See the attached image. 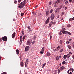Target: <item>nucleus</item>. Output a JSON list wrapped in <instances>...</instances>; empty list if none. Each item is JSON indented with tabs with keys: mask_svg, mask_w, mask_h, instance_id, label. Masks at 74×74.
<instances>
[{
	"mask_svg": "<svg viewBox=\"0 0 74 74\" xmlns=\"http://www.w3.org/2000/svg\"><path fill=\"white\" fill-rule=\"evenodd\" d=\"M26 4V0H24L23 1V2H21L19 4L18 6V8L21 9L23 8V7H24V5H25Z\"/></svg>",
	"mask_w": 74,
	"mask_h": 74,
	"instance_id": "f257e3e1",
	"label": "nucleus"
},
{
	"mask_svg": "<svg viewBox=\"0 0 74 74\" xmlns=\"http://www.w3.org/2000/svg\"><path fill=\"white\" fill-rule=\"evenodd\" d=\"M32 42V40H29L27 42V44L28 45H31V44Z\"/></svg>",
	"mask_w": 74,
	"mask_h": 74,
	"instance_id": "f03ea898",
	"label": "nucleus"
},
{
	"mask_svg": "<svg viewBox=\"0 0 74 74\" xmlns=\"http://www.w3.org/2000/svg\"><path fill=\"white\" fill-rule=\"evenodd\" d=\"M2 39L3 41H6L7 40V36H4L2 37Z\"/></svg>",
	"mask_w": 74,
	"mask_h": 74,
	"instance_id": "7ed1b4c3",
	"label": "nucleus"
},
{
	"mask_svg": "<svg viewBox=\"0 0 74 74\" xmlns=\"http://www.w3.org/2000/svg\"><path fill=\"white\" fill-rule=\"evenodd\" d=\"M30 48V47L29 46H26L25 48V51H27Z\"/></svg>",
	"mask_w": 74,
	"mask_h": 74,
	"instance_id": "20e7f679",
	"label": "nucleus"
},
{
	"mask_svg": "<svg viewBox=\"0 0 74 74\" xmlns=\"http://www.w3.org/2000/svg\"><path fill=\"white\" fill-rule=\"evenodd\" d=\"M54 17L55 15H54V14H52L51 15L50 18L52 20H53V19H54Z\"/></svg>",
	"mask_w": 74,
	"mask_h": 74,
	"instance_id": "39448f33",
	"label": "nucleus"
},
{
	"mask_svg": "<svg viewBox=\"0 0 74 74\" xmlns=\"http://www.w3.org/2000/svg\"><path fill=\"white\" fill-rule=\"evenodd\" d=\"M28 59H27L26 60V61L25 62V67H27V64H28Z\"/></svg>",
	"mask_w": 74,
	"mask_h": 74,
	"instance_id": "423d86ee",
	"label": "nucleus"
},
{
	"mask_svg": "<svg viewBox=\"0 0 74 74\" xmlns=\"http://www.w3.org/2000/svg\"><path fill=\"white\" fill-rule=\"evenodd\" d=\"M49 20L48 19L45 22V23L46 24H48V23H49Z\"/></svg>",
	"mask_w": 74,
	"mask_h": 74,
	"instance_id": "0eeeda50",
	"label": "nucleus"
},
{
	"mask_svg": "<svg viewBox=\"0 0 74 74\" xmlns=\"http://www.w3.org/2000/svg\"><path fill=\"white\" fill-rule=\"evenodd\" d=\"M15 33L14 32L13 33V34L12 35V38H14V37H15Z\"/></svg>",
	"mask_w": 74,
	"mask_h": 74,
	"instance_id": "6e6552de",
	"label": "nucleus"
},
{
	"mask_svg": "<svg viewBox=\"0 0 74 74\" xmlns=\"http://www.w3.org/2000/svg\"><path fill=\"white\" fill-rule=\"evenodd\" d=\"M16 53L17 55H19V51L18 49H17L16 50Z\"/></svg>",
	"mask_w": 74,
	"mask_h": 74,
	"instance_id": "1a4fd4ad",
	"label": "nucleus"
},
{
	"mask_svg": "<svg viewBox=\"0 0 74 74\" xmlns=\"http://www.w3.org/2000/svg\"><path fill=\"white\" fill-rule=\"evenodd\" d=\"M64 66H61L60 68V69L61 70V71H62L63 69H64Z\"/></svg>",
	"mask_w": 74,
	"mask_h": 74,
	"instance_id": "9d476101",
	"label": "nucleus"
},
{
	"mask_svg": "<svg viewBox=\"0 0 74 74\" xmlns=\"http://www.w3.org/2000/svg\"><path fill=\"white\" fill-rule=\"evenodd\" d=\"M51 56V54L49 52H47V56Z\"/></svg>",
	"mask_w": 74,
	"mask_h": 74,
	"instance_id": "9b49d317",
	"label": "nucleus"
},
{
	"mask_svg": "<svg viewBox=\"0 0 74 74\" xmlns=\"http://www.w3.org/2000/svg\"><path fill=\"white\" fill-rule=\"evenodd\" d=\"M61 32H62V33L63 34H66V33H67V32H66V31H61Z\"/></svg>",
	"mask_w": 74,
	"mask_h": 74,
	"instance_id": "f8f14e48",
	"label": "nucleus"
},
{
	"mask_svg": "<svg viewBox=\"0 0 74 74\" xmlns=\"http://www.w3.org/2000/svg\"><path fill=\"white\" fill-rule=\"evenodd\" d=\"M68 48L70 49H71V46L70 45H68Z\"/></svg>",
	"mask_w": 74,
	"mask_h": 74,
	"instance_id": "ddd939ff",
	"label": "nucleus"
},
{
	"mask_svg": "<svg viewBox=\"0 0 74 74\" xmlns=\"http://www.w3.org/2000/svg\"><path fill=\"white\" fill-rule=\"evenodd\" d=\"M59 10V8H58L55 10V12H58Z\"/></svg>",
	"mask_w": 74,
	"mask_h": 74,
	"instance_id": "4468645a",
	"label": "nucleus"
},
{
	"mask_svg": "<svg viewBox=\"0 0 74 74\" xmlns=\"http://www.w3.org/2000/svg\"><path fill=\"white\" fill-rule=\"evenodd\" d=\"M67 55H64L63 56V58L66 59V58H67Z\"/></svg>",
	"mask_w": 74,
	"mask_h": 74,
	"instance_id": "2eb2a0df",
	"label": "nucleus"
},
{
	"mask_svg": "<svg viewBox=\"0 0 74 74\" xmlns=\"http://www.w3.org/2000/svg\"><path fill=\"white\" fill-rule=\"evenodd\" d=\"M27 28L28 29H29V32H30V31H31V28H30V26H28L27 27Z\"/></svg>",
	"mask_w": 74,
	"mask_h": 74,
	"instance_id": "dca6fc26",
	"label": "nucleus"
},
{
	"mask_svg": "<svg viewBox=\"0 0 74 74\" xmlns=\"http://www.w3.org/2000/svg\"><path fill=\"white\" fill-rule=\"evenodd\" d=\"M49 14V10L47 11L46 13V15L47 16Z\"/></svg>",
	"mask_w": 74,
	"mask_h": 74,
	"instance_id": "f3484780",
	"label": "nucleus"
},
{
	"mask_svg": "<svg viewBox=\"0 0 74 74\" xmlns=\"http://www.w3.org/2000/svg\"><path fill=\"white\" fill-rule=\"evenodd\" d=\"M66 26L67 27H71V25L70 24H68Z\"/></svg>",
	"mask_w": 74,
	"mask_h": 74,
	"instance_id": "a211bd4d",
	"label": "nucleus"
},
{
	"mask_svg": "<svg viewBox=\"0 0 74 74\" xmlns=\"http://www.w3.org/2000/svg\"><path fill=\"white\" fill-rule=\"evenodd\" d=\"M67 3H68V0H66L65 4V5H67Z\"/></svg>",
	"mask_w": 74,
	"mask_h": 74,
	"instance_id": "6ab92c4d",
	"label": "nucleus"
},
{
	"mask_svg": "<svg viewBox=\"0 0 74 74\" xmlns=\"http://www.w3.org/2000/svg\"><path fill=\"white\" fill-rule=\"evenodd\" d=\"M52 23H50L49 24V27H51V26L52 25Z\"/></svg>",
	"mask_w": 74,
	"mask_h": 74,
	"instance_id": "aec40b11",
	"label": "nucleus"
},
{
	"mask_svg": "<svg viewBox=\"0 0 74 74\" xmlns=\"http://www.w3.org/2000/svg\"><path fill=\"white\" fill-rule=\"evenodd\" d=\"M20 64L21 66L23 67V62H22Z\"/></svg>",
	"mask_w": 74,
	"mask_h": 74,
	"instance_id": "412c9836",
	"label": "nucleus"
},
{
	"mask_svg": "<svg viewBox=\"0 0 74 74\" xmlns=\"http://www.w3.org/2000/svg\"><path fill=\"white\" fill-rule=\"evenodd\" d=\"M66 64V61H63L62 63V64Z\"/></svg>",
	"mask_w": 74,
	"mask_h": 74,
	"instance_id": "4be33fe9",
	"label": "nucleus"
},
{
	"mask_svg": "<svg viewBox=\"0 0 74 74\" xmlns=\"http://www.w3.org/2000/svg\"><path fill=\"white\" fill-rule=\"evenodd\" d=\"M67 55V57L68 58H69L70 57V55L69 54H68Z\"/></svg>",
	"mask_w": 74,
	"mask_h": 74,
	"instance_id": "5701e85b",
	"label": "nucleus"
},
{
	"mask_svg": "<svg viewBox=\"0 0 74 74\" xmlns=\"http://www.w3.org/2000/svg\"><path fill=\"white\" fill-rule=\"evenodd\" d=\"M41 15V13L40 12H38V16H40Z\"/></svg>",
	"mask_w": 74,
	"mask_h": 74,
	"instance_id": "b1692460",
	"label": "nucleus"
},
{
	"mask_svg": "<svg viewBox=\"0 0 74 74\" xmlns=\"http://www.w3.org/2000/svg\"><path fill=\"white\" fill-rule=\"evenodd\" d=\"M46 64V63L44 64L42 66V68H44V66H45Z\"/></svg>",
	"mask_w": 74,
	"mask_h": 74,
	"instance_id": "393cba45",
	"label": "nucleus"
},
{
	"mask_svg": "<svg viewBox=\"0 0 74 74\" xmlns=\"http://www.w3.org/2000/svg\"><path fill=\"white\" fill-rule=\"evenodd\" d=\"M66 30V29H65V28H62V31H64V30Z\"/></svg>",
	"mask_w": 74,
	"mask_h": 74,
	"instance_id": "a878e982",
	"label": "nucleus"
},
{
	"mask_svg": "<svg viewBox=\"0 0 74 74\" xmlns=\"http://www.w3.org/2000/svg\"><path fill=\"white\" fill-rule=\"evenodd\" d=\"M49 2V5H52V2L50 1Z\"/></svg>",
	"mask_w": 74,
	"mask_h": 74,
	"instance_id": "bb28decb",
	"label": "nucleus"
},
{
	"mask_svg": "<svg viewBox=\"0 0 74 74\" xmlns=\"http://www.w3.org/2000/svg\"><path fill=\"white\" fill-rule=\"evenodd\" d=\"M73 21V20H72V18H70L69 19V21H71V22Z\"/></svg>",
	"mask_w": 74,
	"mask_h": 74,
	"instance_id": "cd10ccee",
	"label": "nucleus"
},
{
	"mask_svg": "<svg viewBox=\"0 0 74 74\" xmlns=\"http://www.w3.org/2000/svg\"><path fill=\"white\" fill-rule=\"evenodd\" d=\"M21 16H23L24 15V13H22L21 14Z\"/></svg>",
	"mask_w": 74,
	"mask_h": 74,
	"instance_id": "c85d7f7f",
	"label": "nucleus"
},
{
	"mask_svg": "<svg viewBox=\"0 0 74 74\" xmlns=\"http://www.w3.org/2000/svg\"><path fill=\"white\" fill-rule=\"evenodd\" d=\"M63 49H62L60 51V52H63Z\"/></svg>",
	"mask_w": 74,
	"mask_h": 74,
	"instance_id": "c756f323",
	"label": "nucleus"
},
{
	"mask_svg": "<svg viewBox=\"0 0 74 74\" xmlns=\"http://www.w3.org/2000/svg\"><path fill=\"white\" fill-rule=\"evenodd\" d=\"M37 13V12H34V14H33V15H36V13Z\"/></svg>",
	"mask_w": 74,
	"mask_h": 74,
	"instance_id": "7c9ffc66",
	"label": "nucleus"
},
{
	"mask_svg": "<svg viewBox=\"0 0 74 74\" xmlns=\"http://www.w3.org/2000/svg\"><path fill=\"white\" fill-rule=\"evenodd\" d=\"M51 23H52V24H53V25H54V24H55L56 22H52Z\"/></svg>",
	"mask_w": 74,
	"mask_h": 74,
	"instance_id": "2f4dec72",
	"label": "nucleus"
},
{
	"mask_svg": "<svg viewBox=\"0 0 74 74\" xmlns=\"http://www.w3.org/2000/svg\"><path fill=\"white\" fill-rule=\"evenodd\" d=\"M25 37L23 36V41H24V40H25Z\"/></svg>",
	"mask_w": 74,
	"mask_h": 74,
	"instance_id": "473e14b6",
	"label": "nucleus"
},
{
	"mask_svg": "<svg viewBox=\"0 0 74 74\" xmlns=\"http://www.w3.org/2000/svg\"><path fill=\"white\" fill-rule=\"evenodd\" d=\"M40 54H43V53H44V51H42L40 52Z\"/></svg>",
	"mask_w": 74,
	"mask_h": 74,
	"instance_id": "72a5a7b5",
	"label": "nucleus"
},
{
	"mask_svg": "<svg viewBox=\"0 0 74 74\" xmlns=\"http://www.w3.org/2000/svg\"><path fill=\"white\" fill-rule=\"evenodd\" d=\"M54 7H56L57 6H56V3H54Z\"/></svg>",
	"mask_w": 74,
	"mask_h": 74,
	"instance_id": "f704fd0d",
	"label": "nucleus"
},
{
	"mask_svg": "<svg viewBox=\"0 0 74 74\" xmlns=\"http://www.w3.org/2000/svg\"><path fill=\"white\" fill-rule=\"evenodd\" d=\"M53 11V10L51 9L50 10V13H52V12Z\"/></svg>",
	"mask_w": 74,
	"mask_h": 74,
	"instance_id": "c9c22d12",
	"label": "nucleus"
},
{
	"mask_svg": "<svg viewBox=\"0 0 74 74\" xmlns=\"http://www.w3.org/2000/svg\"><path fill=\"white\" fill-rule=\"evenodd\" d=\"M44 51V47L43 48H42V51Z\"/></svg>",
	"mask_w": 74,
	"mask_h": 74,
	"instance_id": "e433bc0d",
	"label": "nucleus"
},
{
	"mask_svg": "<svg viewBox=\"0 0 74 74\" xmlns=\"http://www.w3.org/2000/svg\"><path fill=\"white\" fill-rule=\"evenodd\" d=\"M24 31H22V36H23V35L24 34Z\"/></svg>",
	"mask_w": 74,
	"mask_h": 74,
	"instance_id": "4c0bfd02",
	"label": "nucleus"
},
{
	"mask_svg": "<svg viewBox=\"0 0 74 74\" xmlns=\"http://www.w3.org/2000/svg\"><path fill=\"white\" fill-rule=\"evenodd\" d=\"M62 8V6H60V8H59V10H61V8Z\"/></svg>",
	"mask_w": 74,
	"mask_h": 74,
	"instance_id": "58836bf2",
	"label": "nucleus"
},
{
	"mask_svg": "<svg viewBox=\"0 0 74 74\" xmlns=\"http://www.w3.org/2000/svg\"><path fill=\"white\" fill-rule=\"evenodd\" d=\"M67 34H69V35H71V33H70V32H68Z\"/></svg>",
	"mask_w": 74,
	"mask_h": 74,
	"instance_id": "ea45409f",
	"label": "nucleus"
},
{
	"mask_svg": "<svg viewBox=\"0 0 74 74\" xmlns=\"http://www.w3.org/2000/svg\"><path fill=\"white\" fill-rule=\"evenodd\" d=\"M14 3H17V1L16 0H15L14 1Z\"/></svg>",
	"mask_w": 74,
	"mask_h": 74,
	"instance_id": "a19ab883",
	"label": "nucleus"
},
{
	"mask_svg": "<svg viewBox=\"0 0 74 74\" xmlns=\"http://www.w3.org/2000/svg\"><path fill=\"white\" fill-rule=\"evenodd\" d=\"M1 74H7V73L3 72V73H2Z\"/></svg>",
	"mask_w": 74,
	"mask_h": 74,
	"instance_id": "79ce46f5",
	"label": "nucleus"
},
{
	"mask_svg": "<svg viewBox=\"0 0 74 74\" xmlns=\"http://www.w3.org/2000/svg\"><path fill=\"white\" fill-rule=\"evenodd\" d=\"M60 44H62V40L60 41Z\"/></svg>",
	"mask_w": 74,
	"mask_h": 74,
	"instance_id": "37998d69",
	"label": "nucleus"
},
{
	"mask_svg": "<svg viewBox=\"0 0 74 74\" xmlns=\"http://www.w3.org/2000/svg\"><path fill=\"white\" fill-rule=\"evenodd\" d=\"M21 1H22V0H18V3H20Z\"/></svg>",
	"mask_w": 74,
	"mask_h": 74,
	"instance_id": "c03bdc74",
	"label": "nucleus"
},
{
	"mask_svg": "<svg viewBox=\"0 0 74 74\" xmlns=\"http://www.w3.org/2000/svg\"><path fill=\"white\" fill-rule=\"evenodd\" d=\"M58 73H59L60 72V69L58 70Z\"/></svg>",
	"mask_w": 74,
	"mask_h": 74,
	"instance_id": "a18cd8bd",
	"label": "nucleus"
},
{
	"mask_svg": "<svg viewBox=\"0 0 74 74\" xmlns=\"http://www.w3.org/2000/svg\"><path fill=\"white\" fill-rule=\"evenodd\" d=\"M57 48V49H58V48H60V47L58 46Z\"/></svg>",
	"mask_w": 74,
	"mask_h": 74,
	"instance_id": "49530a36",
	"label": "nucleus"
},
{
	"mask_svg": "<svg viewBox=\"0 0 74 74\" xmlns=\"http://www.w3.org/2000/svg\"><path fill=\"white\" fill-rule=\"evenodd\" d=\"M57 1L58 2V3H60V0H57Z\"/></svg>",
	"mask_w": 74,
	"mask_h": 74,
	"instance_id": "de8ad7c7",
	"label": "nucleus"
},
{
	"mask_svg": "<svg viewBox=\"0 0 74 74\" xmlns=\"http://www.w3.org/2000/svg\"><path fill=\"white\" fill-rule=\"evenodd\" d=\"M67 7H65V10H67Z\"/></svg>",
	"mask_w": 74,
	"mask_h": 74,
	"instance_id": "09e8293b",
	"label": "nucleus"
},
{
	"mask_svg": "<svg viewBox=\"0 0 74 74\" xmlns=\"http://www.w3.org/2000/svg\"><path fill=\"white\" fill-rule=\"evenodd\" d=\"M69 55H71V54H72V53L71 52H69Z\"/></svg>",
	"mask_w": 74,
	"mask_h": 74,
	"instance_id": "8fccbe9b",
	"label": "nucleus"
},
{
	"mask_svg": "<svg viewBox=\"0 0 74 74\" xmlns=\"http://www.w3.org/2000/svg\"><path fill=\"white\" fill-rule=\"evenodd\" d=\"M66 44H69L70 43L69 41H67L66 42Z\"/></svg>",
	"mask_w": 74,
	"mask_h": 74,
	"instance_id": "3c124183",
	"label": "nucleus"
},
{
	"mask_svg": "<svg viewBox=\"0 0 74 74\" xmlns=\"http://www.w3.org/2000/svg\"><path fill=\"white\" fill-rule=\"evenodd\" d=\"M34 43H35V41H33L32 42V44H34Z\"/></svg>",
	"mask_w": 74,
	"mask_h": 74,
	"instance_id": "603ef678",
	"label": "nucleus"
},
{
	"mask_svg": "<svg viewBox=\"0 0 74 74\" xmlns=\"http://www.w3.org/2000/svg\"><path fill=\"white\" fill-rule=\"evenodd\" d=\"M52 37L51 36H50V40H51V38H52Z\"/></svg>",
	"mask_w": 74,
	"mask_h": 74,
	"instance_id": "864d4df0",
	"label": "nucleus"
},
{
	"mask_svg": "<svg viewBox=\"0 0 74 74\" xmlns=\"http://www.w3.org/2000/svg\"><path fill=\"white\" fill-rule=\"evenodd\" d=\"M59 59V58H58V57L56 58V60H58Z\"/></svg>",
	"mask_w": 74,
	"mask_h": 74,
	"instance_id": "5fc2aeb1",
	"label": "nucleus"
},
{
	"mask_svg": "<svg viewBox=\"0 0 74 74\" xmlns=\"http://www.w3.org/2000/svg\"><path fill=\"white\" fill-rule=\"evenodd\" d=\"M53 51H56V49H53Z\"/></svg>",
	"mask_w": 74,
	"mask_h": 74,
	"instance_id": "6e6d98bb",
	"label": "nucleus"
},
{
	"mask_svg": "<svg viewBox=\"0 0 74 74\" xmlns=\"http://www.w3.org/2000/svg\"><path fill=\"white\" fill-rule=\"evenodd\" d=\"M62 33L61 32H60L59 33V35H62Z\"/></svg>",
	"mask_w": 74,
	"mask_h": 74,
	"instance_id": "4d7b16f0",
	"label": "nucleus"
},
{
	"mask_svg": "<svg viewBox=\"0 0 74 74\" xmlns=\"http://www.w3.org/2000/svg\"><path fill=\"white\" fill-rule=\"evenodd\" d=\"M22 38H20V41H21V40H22Z\"/></svg>",
	"mask_w": 74,
	"mask_h": 74,
	"instance_id": "13d9d810",
	"label": "nucleus"
},
{
	"mask_svg": "<svg viewBox=\"0 0 74 74\" xmlns=\"http://www.w3.org/2000/svg\"><path fill=\"white\" fill-rule=\"evenodd\" d=\"M72 21H74V17H73V18H72Z\"/></svg>",
	"mask_w": 74,
	"mask_h": 74,
	"instance_id": "bf43d9fd",
	"label": "nucleus"
},
{
	"mask_svg": "<svg viewBox=\"0 0 74 74\" xmlns=\"http://www.w3.org/2000/svg\"><path fill=\"white\" fill-rule=\"evenodd\" d=\"M72 57L73 58V59H74V55H73L72 56Z\"/></svg>",
	"mask_w": 74,
	"mask_h": 74,
	"instance_id": "052dcab7",
	"label": "nucleus"
},
{
	"mask_svg": "<svg viewBox=\"0 0 74 74\" xmlns=\"http://www.w3.org/2000/svg\"><path fill=\"white\" fill-rule=\"evenodd\" d=\"M69 74H72V72H70L69 73Z\"/></svg>",
	"mask_w": 74,
	"mask_h": 74,
	"instance_id": "680f3d73",
	"label": "nucleus"
},
{
	"mask_svg": "<svg viewBox=\"0 0 74 74\" xmlns=\"http://www.w3.org/2000/svg\"><path fill=\"white\" fill-rule=\"evenodd\" d=\"M36 36H34V39H36Z\"/></svg>",
	"mask_w": 74,
	"mask_h": 74,
	"instance_id": "e2e57ef3",
	"label": "nucleus"
},
{
	"mask_svg": "<svg viewBox=\"0 0 74 74\" xmlns=\"http://www.w3.org/2000/svg\"><path fill=\"white\" fill-rule=\"evenodd\" d=\"M72 70V71H74V69H73V68L71 70Z\"/></svg>",
	"mask_w": 74,
	"mask_h": 74,
	"instance_id": "0e129e2a",
	"label": "nucleus"
},
{
	"mask_svg": "<svg viewBox=\"0 0 74 74\" xmlns=\"http://www.w3.org/2000/svg\"><path fill=\"white\" fill-rule=\"evenodd\" d=\"M20 38H22V36H20Z\"/></svg>",
	"mask_w": 74,
	"mask_h": 74,
	"instance_id": "69168bd1",
	"label": "nucleus"
},
{
	"mask_svg": "<svg viewBox=\"0 0 74 74\" xmlns=\"http://www.w3.org/2000/svg\"><path fill=\"white\" fill-rule=\"evenodd\" d=\"M73 1V0H69V1L71 2Z\"/></svg>",
	"mask_w": 74,
	"mask_h": 74,
	"instance_id": "338daca9",
	"label": "nucleus"
},
{
	"mask_svg": "<svg viewBox=\"0 0 74 74\" xmlns=\"http://www.w3.org/2000/svg\"><path fill=\"white\" fill-rule=\"evenodd\" d=\"M72 2L73 3H74V0H73Z\"/></svg>",
	"mask_w": 74,
	"mask_h": 74,
	"instance_id": "774afa93",
	"label": "nucleus"
}]
</instances>
